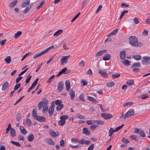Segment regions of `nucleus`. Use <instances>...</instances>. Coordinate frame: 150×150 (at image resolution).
I'll use <instances>...</instances> for the list:
<instances>
[{"mask_svg":"<svg viewBox=\"0 0 150 150\" xmlns=\"http://www.w3.org/2000/svg\"><path fill=\"white\" fill-rule=\"evenodd\" d=\"M48 103L49 101L47 98H42V101L39 103L38 106L39 110H41L42 105H48Z\"/></svg>","mask_w":150,"mask_h":150,"instance_id":"f257e3e1","label":"nucleus"},{"mask_svg":"<svg viewBox=\"0 0 150 150\" xmlns=\"http://www.w3.org/2000/svg\"><path fill=\"white\" fill-rule=\"evenodd\" d=\"M69 118L67 115H63L60 116L59 120L58 123V124L61 126L64 125L66 123V120Z\"/></svg>","mask_w":150,"mask_h":150,"instance_id":"f03ea898","label":"nucleus"},{"mask_svg":"<svg viewBox=\"0 0 150 150\" xmlns=\"http://www.w3.org/2000/svg\"><path fill=\"white\" fill-rule=\"evenodd\" d=\"M129 44L132 46L135 47L138 44V40L134 36H131L129 38Z\"/></svg>","mask_w":150,"mask_h":150,"instance_id":"7ed1b4c3","label":"nucleus"},{"mask_svg":"<svg viewBox=\"0 0 150 150\" xmlns=\"http://www.w3.org/2000/svg\"><path fill=\"white\" fill-rule=\"evenodd\" d=\"M70 57V55L62 56V57L60 60V64L61 65H63L67 63L68 59Z\"/></svg>","mask_w":150,"mask_h":150,"instance_id":"20e7f679","label":"nucleus"},{"mask_svg":"<svg viewBox=\"0 0 150 150\" xmlns=\"http://www.w3.org/2000/svg\"><path fill=\"white\" fill-rule=\"evenodd\" d=\"M141 62L143 65L150 64V57H144L142 58Z\"/></svg>","mask_w":150,"mask_h":150,"instance_id":"39448f33","label":"nucleus"},{"mask_svg":"<svg viewBox=\"0 0 150 150\" xmlns=\"http://www.w3.org/2000/svg\"><path fill=\"white\" fill-rule=\"evenodd\" d=\"M134 110L133 109H132L129 110L125 114L123 117L124 119H126L127 117H129L132 116L134 114Z\"/></svg>","mask_w":150,"mask_h":150,"instance_id":"423d86ee","label":"nucleus"},{"mask_svg":"<svg viewBox=\"0 0 150 150\" xmlns=\"http://www.w3.org/2000/svg\"><path fill=\"white\" fill-rule=\"evenodd\" d=\"M64 87L63 82L62 81H61L59 82L57 85V90L59 92H61L62 91Z\"/></svg>","mask_w":150,"mask_h":150,"instance_id":"0eeeda50","label":"nucleus"},{"mask_svg":"<svg viewBox=\"0 0 150 150\" xmlns=\"http://www.w3.org/2000/svg\"><path fill=\"white\" fill-rule=\"evenodd\" d=\"M101 117L105 119H108L112 118V115L108 113H103L100 114Z\"/></svg>","mask_w":150,"mask_h":150,"instance_id":"6e6552de","label":"nucleus"},{"mask_svg":"<svg viewBox=\"0 0 150 150\" xmlns=\"http://www.w3.org/2000/svg\"><path fill=\"white\" fill-rule=\"evenodd\" d=\"M107 52V51L106 50H100L98 52L95 54V57H98L103 54L106 53Z\"/></svg>","mask_w":150,"mask_h":150,"instance_id":"1a4fd4ad","label":"nucleus"},{"mask_svg":"<svg viewBox=\"0 0 150 150\" xmlns=\"http://www.w3.org/2000/svg\"><path fill=\"white\" fill-rule=\"evenodd\" d=\"M9 83L8 82H6L2 85V90L4 91L6 90L9 86Z\"/></svg>","mask_w":150,"mask_h":150,"instance_id":"9d476101","label":"nucleus"},{"mask_svg":"<svg viewBox=\"0 0 150 150\" xmlns=\"http://www.w3.org/2000/svg\"><path fill=\"white\" fill-rule=\"evenodd\" d=\"M40 122H45L46 121V119L43 116L38 115L36 119Z\"/></svg>","mask_w":150,"mask_h":150,"instance_id":"9b49d317","label":"nucleus"},{"mask_svg":"<svg viewBox=\"0 0 150 150\" xmlns=\"http://www.w3.org/2000/svg\"><path fill=\"white\" fill-rule=\"evenodd\" d=\"M20 129L21 133L24 135H25L27 133V132L23 126H20Z\"/></svg>","mask_w":150,"mask_h":150,"instance_id":"f8f14e48","label":"nucleus"},{"mask_svg":"<svg viewBox=\"0 0 150 150\" xmlns=\"http://www.w3.org/2000/svg\"><path fill=\"white\" fill-rule=\"evenodd\" d=\"M69 94L70 96V98L73 100L75 97V93L74 91L72 89H71L69 92Z\"/></svg>","mask_w":150,"mask_h":150,"instance_id":"ddd939ff","label":"nucleus"},{"mask_svg":"<svg viewBox=\"0 0 150 150\" xmlns=\"http://www.w3.org/2000/svg\"><path fill=\"white\" fill-rule=\"evenodd\" d=\"M126 53L125 51L123 50L121 51L120 53V57L122 59H124L126 56Z\"/></svg>","mask_w":150,"mask_h":150,"instance_id":"4468645a","label":"nucleus"},{"mask_svg":"<svg viewBox=\"0 0 150 150\" xmlns=\"http://www.w3.org/2000/svg\"><path fill=\"white\" fill-rule=\"evenodd\" d=\"M98 72L102 76L105 78L108 77V74L106 72L101 70H98Z\"/></svg>","mask_w":150,"mask_h":150,"instance_id":"2eb2a0df","label":"nucleus"},{"mask_svg":"<svg viewBox=\"0 0 150 150\" xmlns=\"http://www.w3.org/2000/svg\"><path fill=\"white\" fill-rule=\"evenodd\" d=\"M111 57V55L108 54H105L103 57V59L104 61H107L110 60Z\"/></svg>","mask_w":150,"mask_h":150,"instance_id":"dca6fc26","label":"nucleus"},{"mask_svg":"<svg viewBox=\"0 0 150 150\" xmlns=\"http://www.w3.org/2000/svg\"><path fill=\"white\" fill-rule=\"evenodd\" d=\"M63 32V30L62 29H59L56 31L54 34L53 36L57 37L61 35Z\"/></svg>","mask_w":150,"mask_h":150,"instance_id":"f3484780","label":"nucleus"},{"mask_svg":"<svg viewBox=\"0 0 150 150\" xmlns=\"http://www.w3.org/2000/svg\"><path fill=\"white\" fill-rule=\"evenodd\" d=\"M46 53L45 51L44 50V51L41 52H40L36 54L33 57L34 59L36 58L40 57L42 55L45 54Z\"/></svg>","mask_w":150,"mask_h":150,"instance_id":"a211bd4d","label":"nucleus"},{"mask_svg":"<svg viewBox=\"0 0 150 150\" xmlns=\"http://www.w3.org/2000/svg\"><path fill=\"white\" fill-rule=\"evenodd\" d=\"M11 136L13 137H14L16 136V132L14 128H12L10 130Z\"/></svg>","mask_w":150,"mask_h":150,"instance_id":"6ab92c4d","label":"nucleus"},{"mask_svg":"<svg viewBox=\"0 0 150 150\" xmlns=\"http://www.w3.org/2000/svg\"><path fill=\"white\" fill-rule=\"evenodd\" d=\"M65 86L66 87V90L68 91L70 88V81L67 80L65 82Z\"/></svg>","mask_w":150,"mask_h":150,"instance_id":"aec40b11","label":"nucleus"},{"mask_svg":"<svg viewBox=\"0 0 150 150\" xmlns=\"http://www.w3.org/2000/svg\"><path fill=\"white\" fill-rule=\"evenodd\" d=\"M54 111V108L52 106L50 107L48 110V112L50 116H51L53 114Z\"/></svg>","mask_w":150,"mask_h":150,"instance_id":"412c9836","label":"nucleus"},{"mask_svg":"<svg viewBox=\"0 0 150 150\" xmlns=\"http://www.w3.org/2000/svg\"><path fill=\"white\" fill-rule=\"evenodd\" d=\"M82 131L83 134H86V135H89L91 134L89 131L88 130V129L87 128H83V129Z\"/></svg>","mask_w":150,"mask_h":150,"instance_id":"4be33fe9","label":"nucleus"},{"mask_svg":"<svg viewBox=\"0 0 150 150\" xmlns=\"http://www.w3.org/2000/svg\"><path fill=\"white\" fill-rule=\"evenodd\" d=\"M88 100L93 102L96 103H98V102L94 98L88 96L87 97Z\"/></svg>","mask_w":150,"mask_h":150,"instance_id":"5701e85b","label":"nucleus"},{"mask_svg":"<svg viewBox=\"0 0 150 150\" xmlns=\"http://www.w3.org/2000/svg\"><path fill=\"white\" fill-rule=\"evenodd\" d=\"M46 142L49 144H54V142L50 138H47L46 139Z\"/></svg>","mask_w":150,"mask_h":150,"instance_id":"b1692460","label":"nucleus"},{"mask_svg":"<svg viewBox=\"0 0 150 150\" xmlns=\"http://www.w3.org/2000/svg\"><path fill=\"white\" fill-rule=\"evenodd\" d=\"M27 1L24 2H23L21 6V7L22 8H24L27 6L30 3V0H27Z\"/></svg>","mask_w":150,"mask_h":150,"instance_id":"393cba45","label":"nucleus"},{"mask_svg":"<svg viewBox=\"0 0 150 150\" xmlns=\"http://www.w3.org/2000/svg\"><path fill=\"white\" fill-rule=\"evenodd\" d=\"M42 107V112L43 113H45L48 110V105H43Z\"/></svg>","mask_w":150,"mask_h":150,"instance_id":"a878e982","label":"nucleus"},{"mask_svg":"<svg viewBox=\"0 0 150 150\" xmlns=\"http://www.w3.org/2000/svg\"><path fill=\"white\" fill-rule=\"evenodd\" d=\"M18 1L17 0H14L9 4V7H13L17 4Z\"/></svg>","mask_w":150,"mask_h":150,"instance_id":"bb28decb","label":"nucleus"},{"mask_svg":"<svg viewBox=\"0 0 150 150\" xmlns=\"http://www.w3.org/2000/svg\"><path fill=\"white\" fill-rule=\"evenodd\" d=\"M34 138V135L33 134H31L28 137V140L29 141L31 142L33 140Z\"/></svg>","mask_w":150,"mask_h":150,"instance_id":"cd10ccee","label":"nucleus"},{"mask_svg":"<svg viewBox=\"0 0 150 150\" xmlns=\"http://www.w3.org/2000/svg\"><path fill=\"white\" fill-rule=\"evenodd\" d=\"M11 59L10 56L7 57L5 59L4 61L7 64L9 63L11 61Z\"/></svg>","mask_w":150,"mask_h":150,"instance_id":"c85d7f7f","label":"nucleus"},{"mask_svg":"<svg viewBox=\"0 0 150 150\" xmlns=\"http://www.w3.org/2000/svg\"><path fill=\"white\" fill-rule=\"evenodd\" d=\"M64 107L63 104L58 105L56 107V110L57 111H60Z\"/></svg>","mask_w":150,"mask_h":150,"instance_id":"c756f323","label":"nucleus"},{"mask_svg":"<svg viewBox=\"0 0 150 150\" xmlns=\"http://www.w3.org/2000/svg\"><path fill=\"white\" fill-rule=\"evenodd\" d=\"M118 30V29H116L115 30L113 31L110 33H109V35H107V36H112L115 35L117 33Z\"/></svg>","mask_w":150,"mask_h":150,"instance_id":"7c9ffc66","label":"nucleus"},{"mask_svg":"<svg viewBox=\"0 0 150 150\" xmlns=\"http://www.w3.org/2000/svg\"><path fill=\"white\" fill-rule=\"evenodd\" d=\"M59 133L58 132H52L50 133V135L52 137H56V136H58Z\"/></svg>","mask_w":150,"mask_h":150,"instance_id":"2f4dec72","label":"nucleus"},{"mask_svg":"<svg viewBox=\"0 0 150 150\" xmlns=\"http://www.w3.org/2000/svg\"><path fill=\"white\" fill-rule=\"evenodd\" d=\"M31 8V6L30 5H29L25 8V10L23 11V13L24 14H25L29 11Z\"/></svg>","mask_w":150,"mask_h":150,"instance_id":"473e14b6","label":"nucleus"},{"mask_svg":"<svg viewBox=\"0 0 150 150\" xmlns=\"http://www.w3.org/2000/svg\"><path fill=\"white\" fill-rule=\"evenodd\" d=\"M114 132H116L115 130H113L112 128H111L109 130L108 132L109 136L111 137L113 133Z\"/></svg>","mask_w":150,"mask_h":150,"instance_id":"72a5a7b5","label":"nucleus"},{"mask_svg":"<svg viewBox=\"0 0 150 150\" xmlns=\"http://www.w3.org/2000/svg\"><path fill=\"white\" fill-rule=\"evenodd\" d=\"M22 32L21 31H18L14 35V38L16 39L19 37L22 34Z\"/></svg>","mask_w":150,"mask_h":150,"instance_id":"f704fd0d","label":"nucleus"},{"mask_svg":"<svg viewBox=\"0 0 150 150\" xmlns=\"http://www.w3.org/2000/svg\"><path fill=\"white\" fill-rule=\"evenodd\" d=\"M133 58L136 60H139L141 59V56L139 55H134L132 56Z\"/></svg>","mask_w":150,"mask_h":150,"instance_id":"c9c22d12","label":"nucleus"},{"mask_svg":"<svg viewBox=\"0 0 150 150\" xmlns=\"http://www.w3.org/2000/svg\"><path fill=\"white\" fill-rule=\"evenodd\" d=\"M139 134L140 137H144L145 136L144 132L141 129H140Z\"/></svg>","mask_w":150,"mask_h":150,"instance_id":"e433bc0d","label":"nucleus"},{"mask_svg":"<svg viewBox=\"0 0 150 150\" xmlns=\"http://www.w3.org/2000/svg\"><path fill=\"white\" fill-rule=\"evenodd\" d=\"M128 12V11L127 10H125L123 11L121 13L120 17L119 19H120L124 16L125 14L127 13Z\"/></svg>","mask_w":150,"mask_h":150,"instance_id":"4c0bfd02","label":"nucleus"},{"mask_svg":"<svg viewBox=\"0 0 150 150\" xmlns=\"http://www.w3.org/2000/svg\"><path fill=\"white\" fill-rule=\"evenodd\" d=\"M126 83L128 86H130L134 84V81L132 80H129L127 81Z\"/></svg>","mask_w":150,"mask_h":150,"instance_id":"58836bf2","label":"nucleus"},{"mask_svg":"<svg viewBox=\"0 0 150 150\" xmlns=\"http://www.w3.org/2000/svg\"><path fill=\"white\" fill-rule=\"evenodd\" d=\"M11 142L12 144L16 145L17 146H19V147L21 146V144L18 142H16L15 141H11Z\"/></svg>","mask_w":150,"mask_h":150,"instance_id":"ea45409f","label":"nucleus"},{"mask_svg":"<svg viewBox=\"0 0 150 150\" xmlns=\"http://www.w3.org/2000/svg\"><path fill=\"white\" fill-rule=\"evenodd\" d=\"M93 122H94V120L91 119L86 120V122L88 125H91L93 124Z\"/></svg>","mask_w":150,"mask_h":150,"instance_id":"a19ab883","label":"nucleus"},{"mask_svg":"<svg viewBox=\"0 0 150 150\" xmlns=\"http://www.w3.org/2000/svg\"><path fill=\"white\" fill-rule=\"evenodd\" d=\"M115 84L112 81H111L107 83V86L109 87H112Z\"/></svg>","mask_w":150,"mask_h":150,"instance_id":"79ce46f5","label":"nucleus"},{"mask_svg":"<svg viewBox=\"0 0 150 150\" xmlns=\"http://www.w3.org/2000/svg\"><path fill=\"white\" fill-rule=\"evenodd\" d=\"M130 62L127 60L125 59L122 62L123 64L126 66L129 65Z\"/></svg>","mask_w":150,"mask_h":150,"instance_id":"37998d69","label":"nucleus"},{"mask_svg":"<svg viewBox=\"0 0 150 150\" xmlns=\"http://www.w3.org/2000/svg\"><path fill=\"white\" fill-rule=\"evenodd\" d=\"M26 77L27 78L25 80V83H28L30 82V81L32 77V76L28 75Z\"/></svg>","mask_w":150,"mask_h":150,"instance_id":"c03bdc74","label":"nucleus"},{"mask_svg":"<svg viewBox=\"0 0 150 150\" xmlns=\"http://www.w3.org/2000/svg\"><path fill=\"white\" fill-rule=\"evenodd\" d=\"M26 121L27 126H30L32 123L31 120L29 118H27L26 119Z\"/></svg>","mask_w":150,"mask_h":150,"instance_id":"a18cd8bd","label":"nucleus"},{"mask_svg":"<svg viewBox=\"0 0 150 150\" xmlns=\"http://www.w3.org/2000/svg\"><path fill=\"white\" fill-rule=\"evenodd\" d=\"M141 65L140 63L139 62H137L136 63H134L132 66V67H139Z\"/></svg>","mask_w":150,"mask_h":150,"instance_id":"49530a36","label":"nucleus"},{"mask_svg":"<svg viewBox=\"0 0 150 150\" xmlns=\"http://www.w3.org/2000/svg\"><path fill=\"white\" fill-rule=\"evenodd\" d=\"M32 114H33V116L35 119H36V118L38 116V115H37V114L35 111V110L33 109V112H32Z\"/></svg>","mask_w":150,"mask_h":150,"instance_id":"de8ad7c7","label":"nucleus"},{"mask_svg":"<svg viewBox=\"0 0 150 150\" xmlns=\"http://www.w3.org/2000/svg\"><path fill=\"white\" fill-rule=\"evenodd\" d=\"M121 6L122 8L128 7L129 6V5L126 4L125 2H123L121 4Z\"/></svg>","mask_w":150,"mask_h":150,"instance_id":"09e8293b","label":"nucleus"},{"mask_svg":"<svg viewBox=\"0 0 150 150\" xmlns=\"http://www.w3.org/2000/svg\"><path fill=\"white\" fill-rule=\"evenodd\" d=\"M133 104L132 102H127L125 103L123 105V107H125L126 106H127L128 105H132Z\"/></svg>","mask_w":150,"mask_h":150,"instance_id":"8fccbe9b","label":"nucleus"},{"mask_svg":"<svg viewBox=\"0 0 150 150\" xmlns=\"http://www.w3.org/2000/svg\"><path fill=\"white\" fill-rule=\"evenodd\" d=\"M67 69L66 67H64V68L62 69L61 71L62 73L64 74H68L69 72L67 71Z\"/></svg>","mask_w":150,"mask_h":150,"instance_id":"3c124183","label":"nucleus"},{"mask_svg":"<svg viewBox=\"0 0 150 150\" xmlns=\"http://www.w3.org/2000/svg\"><path fill=\"white\" fill-rule=\"evenodd\" d=\"M80 14V12L78 13L71 20V22H73V21H74L79 17Z\"/></svg>","mask_w":150,"mask_h":150,"instance_id":"603ef678","label":"nucleus"},{"mask_svg":"<svg viewBox=\"0 0 150 150\" xmlns=\"http://www.w3.org/2000/svg\"><path fill=\"white\" fill-rule=\"evenodd\" d=\"M130 138L132 139L135 141H137L138 140V139L137 138V136L135 135H131Z\"/></svg>","mask_w":150,"mask_h":150,"instance_id":"864d4df0","label":"nucleus"},{"mask_svg":"<svg viewBox=\"0 0 150 150\" xmlns=\"http://www.w3.org/2000/svg\"><path fill=\"white\" fill-rule=\"evenodd\" d=\"M122 141L126 144L129 143V142L127 139L125 138H122L121 140Z\"/></svg>","mask_w":150,"mask_h":150,"instance_id":"5fc2aeb1","label":"nucleus"},{"mask_svg":"<svg viewBox=\"0 0 150 150\" xmlns=\"http://www.w3.org/2000/svg\"><path fill=\"white\" fill-rule=\"evenodd\" d=\"M124 125V124H122L121 126H119L116 127L115 129V132H116L118 131Z\"/></svg>","mask_w":150,"mask_h":150,"instance_id":"6e6d98bb","label":"nucleus"},{"mask_svg":"<svg viewBox=\"0 0 150 150\" xmlns=\"http://www.w3.org/2000/svg\"><path fill=\"white\" fill-rule=\"evenodd\" d=\"M84 95L83 94H81L79 96V98L80 100L83 101H85L84 99Z\"/></svg>","mask_w":150,"mask_h":150,"instance_id":"4d7b16f0","label":"nucleus"},{"mask_svg":"<svg viewBox=\"0 0 150 150\" xmlns=\"http://www.w3.org/2000/svg\"><path fill=\"white\" fill-rule=\"evenodd\" d=\"M120 76V74L117 73L112 75V77L113 79H115L119 77Z\"/></svg>","mask_w":150,"mask_h":150,"instance_id":"13d9d810","label":"nucleus"},{"mask_svg":"<svg viewBox=\"0 0 150 150\" xmlns=\"http://www.w3.org/2000/svg\"><path fill=\"white\" fill-rule=\"evenodd\" d=\"M44 1H42L40 3V5L37 7V8L38 9H39L40 8V7L44 4Z\"/></svg>","mask_w":150,"mask_h":150,"instance_id":"bf43d9fd","label":"nucleus"},{"mask_svg":"<svg viewBox=\"0 0 150 150\" xmlns=\"http://www.w3.org/2000/svg\"><path fill=\"white\" fill-rule=\"evenodd\" d=\"M98 126L97 125H92L90 127V128L92 130L95 129L96 128L98 127Z\"/></svg>","mask_w":150,"mask_h":150,"instance_id":"052dcab7","label":"nucleus"},{"mask_svg":"<svg viewBox=\"0 0 150 150\" xmlns=\"http://www.w3.org/2000/svg\"><path fill=\"white\" fill-rule=\"evenodd\" d=\"M55 104L56 105H59L62 104V102L61 101L59 100H57L55 101Z\"/></svg>","mask_w":150,"mask_h":150,"instance_id":"680f3d73","label":"nucleus"},{"mask_svg":"<svg viewBox=\"0 0 150 150\" xmlns=\"http://www.w3.org/2000/svg\"><path fill=\"white\" fill-rule=\"evenodd\" d=\"M77 117L78 118L82 119H84L85 118V117L84 116L81 115L79 114H78L77 115Z\"/></svg>","mask_w":150,"mask_h":150,"instance_id":"e2e57ef3","label":"nucleus"},{"mask_svg":"<svg viewBox=\"0 0 150 150\" xmlns=\"http://www.w3.org/2000/svg\"><path fill=\"white\" fill-rule=\"evenodd\" d=\"M21 83H19L16 84L14 88V90L15 91L17 90L20 86Z\"/></svg>","mask_w":150,"mask_h":150,"instance_id":"0e129e2a","label":"nucleus"},{"mask_svg":"<svg viewBox=\"0 0 150 150\" xmlns=\"http://www.w3.org/2000/svg\"><path fill=\"white\" fill-rule=\"evenodd\" d=\"M55 76L54 75H53L51 76L50 78L47 80V82L49 83H50L51 82V80L53 79Z\"/></svg>","mask_w":150,"mask_h":150,"instance_id":"69168bd1","label":"nucleus"},{"mask_svg":"<svg viewBox=\"0 0 150 150\" xmlns=\"http://www.w3.org/2000/svg\"><path fill=\"white\" fill-rule=\"evenodd\" d=\"M81 83L83 84V86H85L87 85V82L85 79H83L81 81Z\"/></svg>","mask_w":150,"mask_h":150,"instance_id":"338daca9","label":"nucleus"},{"mask_svg":"<svg viewBox=\"0 0 150 150\" xmlns=\"http://www.w3.org/2000/svg\"><path fill=\"white\" fill-rule=\"evenodd\" d=\"M94 148V144H92L88 147V150H93Z\"/></svg>","mask_w":150,"mask_h":150,"instance_id":"774afa93","label":"nucleus"}]
</instances>
